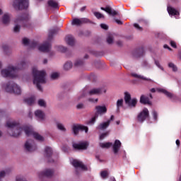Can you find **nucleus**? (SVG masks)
Segmentation results:
<instances>
[{"instance_id":"nucleus-1","label":"nucleus","mask_w":181,"mask_h":181,"mask_svg":"<svg viewBox=\"0 0 181 181\" xmlns=\"http://www.w3.org/2000/svg\"><path fill=\"white\" fill-rule=\"evenodd\" d=\"M6 127L8 128V133L11 136H19L23 131H24L27 136H33L35 139L40 141H45V137H42V135L39 133L33 131V127L32 126H24L22 127L19 125V123L15 120L8 119L6 123Z\"/></svg>"},{"instance_id":"nucleus-2","label":"nucleus","mask_w":181,"mask_h":181,"mask_svg":"<svg viewBox=\"0 0 181 181\" xmlns=\"http://www.w3.org/2000/svg\"><path fill=\"white\" fill-rule=\"evenodd\" d=\"M28 67V62L26 60L20 61L16 66L8 65L7 69H1V74L2 77H11L15 78L18 77V71L19 70H25Z\"/></svg>"},{"instance_id":"nucleus-3","label":"nucleus","mask_w":181,"mask_h":181,"mask_svg":"<svg viewBox=\"0 0 181 181\" xmlns=\"http://www.w3.org/2000/svg\"><path fill=\"white\" fill-rule=\"evenodd\" d=\"M33 76V84H35L40 91H42V84L46 83V71L45 70L39 71L37 67L34 66L32 69Z\"/></svg>"},{"instance_id":"nucleus-4","label":"nucleus","mask_w":181,"mask_h":181,"mask_svg":"<svg viewBox=\"0 0 181 181\" xmlns=\"http://www.w3.org/2000/svg\"><path fill=\"white\" fill-rule=\"evenodd\" d=\"M30 18L28 14H24L21 16L17 17L16 19L14 21V32L16 33H18V32L21 30V25L23 26L24 28H30Z\"/></svg>"},{"instance_id":"nucleus-5","label":"nucleus","mask_w":181,"mask_h":181,"mask_svg":"<svg viewBox=\"0 0 181 181\" xmlns=\"http://www.w3.org/2000/svg\"><path fill=\"white\" fill-rule=\"evenodd\" d=\"M23 43L25 45V46H28V45H30L31 47H37L40 52H47L50 51V43L49 42H45L44 44L39 45V44L37 42H30V40H29V39L23 38Z\"/></svg>"},{"instance_id":"nucleus-6","label":"nucleus","mask_w":181,"mask_h":181,"mask_svg":"<svg viewBox=\"0 0 181 181\" xmlns=\"http://www.w3.org/2000/svg\"><path fill=\"white\" fill-rule=\"evenodd\" d=\"M1 87L4 91H6V93H13L18 95H19V94H22V89L21 88V86L13 82L3 83Z\"/></svg>"},{"instance_id":"nucleus-7","label":"nucleus","mask_w":181,"mask_h":181,"mask_svg":"<svg viewBox=\"0 0 181 181\" xmlns=\"http://www.w3.org/2000/svg\"><path fill=\"white\" fill-rule=\"evenodd\" d=\"M107 106H105V105L95 106V115L93 117L91 118V119L87 122V124L93 125L97 118H98V116L104 115V114H107Z\"/></svg>"},{"instance_id":"nucleus-8","label":"nucleus","mask_w":181,"mask_h":181,"mask_svg":"<svg viewBox=\"0 0 181 181\" xmlns=\"http://www.w3.org/2000/svg\"><path fill=\"white\" fill-rule=\"evenodd\" d=\"M103 93H107V90L104 88H93L88 93L83 92L81 95L78 97V100H81L83 97H87V95H100V94H103Z\"/></svg>"},{"instance_id":"nucleus-9","label":"nucleus","mask_w":181,"mask_h":181,"mask_svg":"<svg viewBox=\"0 0 181 181\" xmlns=\"http://www.w3.org/2000/svg\"><path fill=\"white\" fill-rule=\"evenodd\" d=\"M11 5L14 9L18 11L26 9L29 6V0H13Z\"/></svg>"},{"instance_id":"nucleus-10","label":"nucleus","mask_w":181,"mask_h":181,"mask_svg":"<svg viewBox=\"0 0 181 181\" xmlns=\"http://www.w3.org/2000/svg\"><path fill=\"white\" fill-rule=\"evenodd\" d=\"M124 101L126 105L130 108H134L136 105V103H138L136 98H131V94L128 92L124 93Z\"/></svg>"},{"instance_id":"nucleus-11","label":"nucleus","mask_w":181,"mask_h":181,"mask_svg":"<svg viewBox=\"0 0 181 181\" xmlns=\"http://www.w3.org/2000/svg\"><path fill=\"white\" fill-rule=\"evenodd\" d=\"M156 91H158V93H162L163 94H165V95H166V97H168V98H173L175 97V95L173 93L168 91V90L163 88H153L151 89V93H156Z\"/></svg>"},{"instance_id":"nucleus-12","label":"nucleus","mask_w":181,"mask_h":181,"mask_svg":"<svg viewBox=\"0 0 181 181\" xmlns=\"http://www.w3.org/2000/svg\"><path fill=\"white\" fill-rule=\"evenodd\" d=\"M88 141H81L79 143H74L73 148L76 151H86L88 148Z\"/></svg>"},{"instance_id":"nucleus-13","label":"nucleus","mask_w":181,"mask_h":181,"mask_svg":"<svg viewBox=\"0 0 181 181\" xmlns=\"http://www.w3.org/2000/svg\"><path fill=\"white\" fill-rule=\"evenodd\" d=\"M74 135H78L79 131H85L86 134L88 132V127L83 124H75L72 127Z\"/></svg>"},{"instance_id":"nucleus-14","label":"nucleus","mask_w":181,"mask_h":181,"mask_svg":"<svg viewBox=\"0 0 181 181\" xmlns=\"http://www.w3.org/2000/svg\"><path fill=\"white\" fill-rule=\"evenodd\" d=\"M146 118H149V110L147 108H144L138 115L137 119L139 122H144Z\"/></svg>"},{"instance_id":"nucleus-15","label":"nucleus","mask_w":181,"mask_h":181,"mask_svg":"<svg viewBox=\"0 0 181 181\" xmlns=\"http://www.w3.org/2000/svg\"><path fill=\"white\" fill-rule=\"evenodd\" d=\"M25 148L26 151H28V152H33V151H36V149H37L36 144L32 140H28L25 142Z\"/></svg>"},{"instance_id":"nucleus-16","label":"nucleus","mask_w":181,"mask_h":181,"mask_svg":"<svg viewBox=\"0 0 181 181\" xmlns=\"http://www.w3.org/2000/svg\"><path fill=\"white\" fill-rule=\"evenodd\" d=\"M71 162V164L76 169L79 170H87V167L84 165V164L78 160H74Z\"/></svg>"},{"instance_id":"nucleus-17","label":"nucleus","mask_w":181,"mask_h":181,"mask_svg":"<svg viewBox=\"0 0 181 181\" xmlns=\"http://www.w3.org/2000/svg\"><path fill=\"white\" fill-rule=\"evenodd\" d=\"M90 20L88 18H74L72 21V25H76L77 26L83 25V23H88Z\"/></svg>"},{"instance_id":"nucleus-18","label":"nucleus","mask_w":181,"mask_h":181,"mask_svg":"<svg viewBox=\"0 0 181 181\" xmlns=\"http://www.w3.org/2000/svg\"><path fill=\"white\" fill-rule=\"evenodd\" d=\"M121 141L119 140H115L112 146V151L115 155L119 153V149H121Z\"/></svg>"},{"instance_id":"nucleus-19","label":"nucleus","mask_w":181,"mask_h":181,"mask_svg":"<svg viewBox=\"0 0 181 181\" xmlns=\"http://www.w3.org/2000/svg\"><path fill=\"white\" fill-rule=\"evenodd\" d=\"M112 121H114V115H112L110 117V119L99 124V126L98 127V129H107V128L110 127V124Z\"/></svg>"},{"instance_id":"nucleus-20","label":"nucleus","mask_w":181,"mask_h":181,"mask_svg":"<svg viewBox=\"0 0 181 181\" xmlns=\"http://www.w3.org/2000/svg\"><path fill=\"white\" fill-rule=\"evenodd\" d=\"M11 19H12V15L6 13L2 16L1 22L4 25H9L11 23Z\"/></svg>"},{"instance_id":"nucleus-21","label":"nucleus","mask_w":181,"mask_h":181,"mask_svg":"<svg viewBox=\"0 0 181 181\" xmlns=\"http://www.w3.org/2000/svg\"><path fill=\"white\" fill-rule=\"evenodd\" d=\"M35 115L38 121H43L45 118V112L40 110H37L35 112Z\"/></svg>"},{"instance_id":"nucleus-22","label":"nucleus","mask_w":181,"mask_h":181,"mask_svg":"<svg viewBox=\"0 0 181 181\" xmlns=\"http://www.w3.org/2000/svg\"><path fill=\"white\" fill-rule=\"evenodd\" d=\"M24 103H25V104H28V105H33V104L36 103V96L32 95L30 97L25 98Z\"/></svg>"},{"instance_id":"nucleus-23","label":"nucleus","mask_w":181,"mask_h":181,"mask_svg":"<svg viewBox=\"0 0 181 181\" xmlns=\"http://www.w3.org/2000/svg\"><path fill=\"white\" fill-rule=\"evenodd\" d=\"M100 9L102 11H105V12H107V13H109V15H112V16L118 15V13L116 11L112 10V8H111V7L110 6H107L106 8L101 7Z\"/></svg>"},{"instance_id":"nucleus-24","label":"nucleus","mask_w":181,"mask_h":181,"mask_svg":"<svg viewBox=\"0 0 181 181\" xmlns=\"http://www.w3.org/2000/svg\"><path fill=\"white\" fill-rule=\"evenodd\" d=\"M167 9L169 15H171V16H175V18H177V16H179V11L170 6H168Z\"/></svg>"},{"instance_id":"nucleus-25","label":"nucleus","mask_w":181,"mask_h":181,"mask_svg":"<svg viewBox=\"0 0 181 181\" xmlns=\"http://www.w3.org/2000/svg\"><path fill=\"white\" fill-rule=\"evenodd\" d=\"M65 40L69 46H74L75 40L74 37L72 35H67L65 38Z\"/></svg>"},{"instance_id":"nucleus-26","label":"nucleus","mask_w":181,"mask_h":181,"mask_svg":"<svg viewBox=\"0 0 181 181\" xmlns=\"http://www.w3.org/2000/svg\"><path fill=\"white\" fill-rule=\"evenodd\" d=\"M48 6L52 9H59V4L54 0L48 1Z\"/></svg>"},{"instance_id":"nucleus-27","label":"nucleus","mask_w":181,"mask_h":181,"mask_svg":"<svg viewBox=\"0 0 181 181\" xmlns=\"http://www.w3.org/2000/svg\"><path fill=\"white\" fill-rule=\"evenodd\" d=\"M140 103H141V104H148V105H151V104H152L151 100H149V98H148V96H145V95L141 96Z\"/></svg>"},{"instance_id":"nucleus-28","label":"nucleus","mask_w":181,"mask_h":181,"mask_svg":"<svg viewBox=\"0 0 181 181\" xmlns=\"http://www.w3.org/2000/svg\"><path fill=\"white\" fill-rule=\"evenodd\" d=\"M54 171L52 169H47L44 172L40 173L41 176H47V177H50V176H53Z\"/></svg>"},{"instance_id":"nucleus-29","label":"nucleus","mask_w":181,"mask_h":181,"mask_svg":"<svg viewBox=\"0 0 181 181\" xmlns=\"http://www.w3.org/2000/svg\"><path fill=\"white\" fill-rule=\"evenodd\" d=\"M132 76L133 77H135V78H140L141 80H145L146 81H151V79L142 76V75H138L136 73H132Z\"/></svg>"},{"instance_id":"nucleus-30","label":"nucleus","mask_w":181,"mask_h":181,"mask_svg":"<svg viewBox=\"0 0 181 181\" xmlns=\"http://www.w3.org/2000/svg\"><path fill=\"white\" fill-rule=\"evenodd\" d=\"M57 128L59 131H62V132H66V127H64V124L60 122L57 123Z\"/></svg>"},{"instance_id":"nucleus-31","label":"nucleus","mask_w":181,"mask_h":181,"mask_svg":"<svg viewBox=\"0 0 181 181\" xmlns=\"http://www.w3.org/2000/svg\"><path fill=\"white\" fill-rule=\"evenodd\" d=\"M45 152V156L47 158H50V156H52V151L50 147H46Z\"/></svg>"},{"instance_id":"nucleus-32","label":"nucleus","mask_w":181,"mask_h":181,"mask_svg":"<svg viewBox=\"0 0 181 181\" xmlns=\"http://www.w3.org/2000/svg\"><path fill=\"white\" fill-rule=\"evenodd\" d=\"M73 67V63L71 62H67L64 65V70H70Z\"/></svg>"},{"instance_id":"nucleus-33","label":"nucleus","mask_w":181,"mask_h":181,"mask_svg":"<svg viewBox=\"0 0 181 181\" xmlns=\"http://www.w3.org/2000/svg\"><path fill=\"white\" fill-rule=\"evenodd\" d=\"M117 110H119V108L124 105V99H118L116 103Z\"/></svg>"},{"instance_id":"nucleus-34","label":"nucleus","mask_w":181,"mask_h":181,"mask_svg":"<svg viewBox=\"0 0 181 181\" xmlns=\"http://www.w3.org/2000/svg\"><path fill=\"white\" fill-rule=\"evenodd\" d=\"M168 67L171 69V70H173L174 72L177 71V66L172 62L168 63Z\"/></svg>"},{"instance_id":"nucleus-35","label":"nucleus","mask_w":181,"mask_h":181,"mask_svg":"<svg viewBox=\"0 0 181 181\" xmlns=\"http://www.w3.org/2000/svg\"><path fill=\"white\" fill-rule=\"evenodd\" d=\"M100 146L101 148H110V146H112V143H110V142L100 143Z\"/></svg>"},{"instance_id":"nucleus-36","label":"nucleus","mask_w":181,"mask_h":181,"mask_svg":"<svg viewBox=\"0 0 181 181\" xmlns=\"http://www.w3.org/2000/svg\"><path fill=\"white\" fill-rule=\"evenodd\" d=\"M83 63L84 62L83 61V59H77L76 61H75L74 66L76 67H79V66H83Z\"/></svg>"},{"instance_id":"nucleus-37","label":"nucleus","mask_w":181,"mask_h":181,"mask_svg":"<svg viewBox=\"0 0 181 181\" xmlns=\"http://www.w3.org/2000/svg\"><path fill=\"white\" fill-rule=\"evenodd\" d=\"M100 176L103 179H107V177H108V171L103 170L100 172Z\"/></svg>"},{"instance_id":"nucleus-38","label":"nucleus","mask_w":181,"mask_h":181,"mask_svg":"<svg viewBox=\"0 0 181 181\" xmlns=\"http://www.w3.org/2000/svg\"><path fill=\"white\" fill-rule=\"evenodd\" d=\"M93 15L97 18V19H101L102 18H104V15L100 12H94Z\"/></svg>"},{"instance_id":"nucleus-39","label":"nucleus","mask_w":181,"mask_h":181,"mask_svg":"<svg viewBox=\"0 0 181 181\" xmlns=\"http://www.w3.org/2000/svg\"><path fill=\"white\" fill-rule=\"evenodd\" d=\"M50 77H51L52 80H56V78H59V73L53 72L51 74Z\"/></svg>"},{"instance_id":"nucleus-40","label":"nucleus","mask_w":181,"mask_h":181,"mask_svg":"<svg viewBox=\"0 0 181 181\" xmlns=\"http://www.w3.org/2000/svg\"><path fill=\"white\" fill-rule=\"evenodd\" d=\"M38 105H40V107H46V101H45V100L40 99L38 100Z\"/></svg>"},{"instance_id":"nucleus-41","label":"nucleus","mask_w":181,"mask_h":181,"mask_svg":"<svg viewBox=\"0 0 181 181\" xmlns=\"http://www.w3.org/2000/svg\"><path fill=\"white\" fill-rule=\"evenodd\" d=\"M107 42L109 45H111V43L114 42V39L112 38V35H110L109 37H107Z\"/></svg>"},{"instance_id":"nucleus-42","label":"nucleus","mask_w":181,"mask_h":181,"mask_svg":"<svg viewBox=\"0 0 181 181\" xmlns=\"http://www.w3.org/2000/svg\"><path fill=\"white\" fill-rule=\"evenodd\" d=\"M110 134V132H108L102 134L100 136V139H104V138L108 136V134Z\"/></svg>"},{"instance_id":"nucleus-43","label":"nucleus","mask_w":181,"mask_h":181,"mask_svg":"<svg viewBox=\"0 0 181 181\" xmlns=\"http://www.w3.org/2000/svg\"><path fill=\"white\" fill-rule=\"evenodd\" d=\"M155 64L158 67V69H160L163 71L165 70L162 66H160V64L158 61H155Z\"/></svg>"},{"instance_id":"nucleus-44","label":"nucleus","mask_w":181,"mask_h":181,"mask_svg":"<svg viewBox=\"0 0 181 181\" xmlns=\"http://www.w3.org/2000/svg\"><path fill=\"white\" fill-rule=\"evenodd\" d=\"M152 115H153L155 121H156V119H158V112H156V111H155V110H153Z\"/></svg>"},{"instance_id":"nucleus-45","label":"nucleus","mask_w":181,"mask_h":181,"mask_svg":"<svg viewBox=\"0 0 181 181\" xmlns=\"http://www.w3.org/2000/svg\"><path fill=\"white\" fill-rule=\"evenodd\" d=\"M76 108H77V110H83V108H84V104L83 103H78L76 105Z\"/></svg>"},{"instance_id":"nucleus-46","label":"nucleus","mask_w":181,"mask_h":181,"mask_svg":"<svg viewBox=\"0 0 181 181\" xmlns=\"http://www.w3.org/2000/svg\"><path fill=\"white\" fill-rule=\"evenodd\" d=\"M16 181H26V178L23 177H17Z\"/></svg>"},{"instance_id":"nucleus-47","label":"nucleus","mask_w":181,"mask_h":181,"mask_svg":"<svg viewBox=\"0 0 181 181\" xmlns=\"http://www.w3.org/2000/svg\"><path fill=\"white\" fill-rule=\"evenodd\" d=\"M134 28H136V29H137L138 30H142V28H141V26H139V25H138L137 23H134Z\"/></svg>"},{"instance_id":"nucleus-48","label":"nucleus","mask_w":181,"mask_h":181,"mask_svg":"<svg viewBox=\"0 0 181 181\" xmlns=\"http://www.w3.org/2000/svg\"><path fill=\"white\" fill-rule=\"evenodd\" d=\"M100 28H102V29H105V30H107V29H108V25L106 24H100Z\"/></svg>"},{"instance_id":"nucleus-49","label":"nucleus","mask_w":181,"mask_h":181,"mask_svg":"<svg viewBox=\"0 0 181 181\" xmlns=\"http://www.w3.org/2000/svg\"><path fill=\"white\" fill-rule=\"evenodd\" d=\"M170 45L172 46V47L176 49V42H175V41H170Z\"/></svg>"},{"instance_id":"nucleus-50","label":"nucleus","mask_w":181,"mask_h":181,"mask_svg":"<svg viewBox=\"0 0 181 181\" xmlns=\"http://www.w3.org/2000/svg\"><path fill=\"white\" fill-rule=\"evenodd\" d=\"M88 101L90 103H97V101H98V99H93V98H89Z\"/></svg>"},{"instance_id":"nucleus-51","label":"nucleus","mask_w":181,"mask_h":181,"mask_svg":"<svg viewBox=\"0 0 181 181\" xmlns=\"http://www.w3.org/2000/svg\"><path fill=\"white\" fill-rule=\"evenodd\" d=\"M115 22L117 23V25H122V21L116 19Z\"/></svg>"},{"instance_id":"nucleus-52","label":"nucleus","mask_w":181,"mask_h":181,"mask_svg":"<svg viewBox=\"0 0 181 181\" xmlns=\"http://www.w3.org/2000/svg\"><path fill=\"white\" fill-rule=\"evenodd\" d=\"M4 114L5 113L3 111L0 110V118H2Z\"/></svg>"},{"instance_id":"nucleus-53","label":"nucleus","mask_w":181,"mask_h":181,"mask_svg":"<svg viewBox=\"0 0 181 181\" xmlns=\"http://www.w3.org/2000/svg\"><path fill=\"white\" fill-rule=\"evenodd\" d=\"M164 49H168V50H171L170 47H169L168 45H164Z\"/></svg>"},{"instance_id":"nucleus-54","label":"nucleus","mask_w":181,"mask_h":181,"mask_svg":"<svg viewBox=\"0 0 181 181\" xmlns=\"http://www.w3.org/2000/svg\"><path fill=\"white\" fill-rule=\"evenodd\" d=\"M176 145L179 146V145H180V141L176 140Z\"/></svg>"},{"instance_id":"nucleus-55","label":"nucleus","mask_w":181,"mask_h":181,"mask_svg":"<svg viewBox=\"0 0 181 181\" xmlns=\"http://www.w3.org/2000/svg\"><path fill=\"white\" fill-rule=\"evenodd\" d=\"M84 11H86V6H83L81 8V12H84Z\"/></svg>"},{"instance_id":"nucleus-56","label":"nucleus","mask_w":181,"mask_h":181,"mask_svg":"<svg viewBox=\"0 0 181 181\" xmlns=\"http://www.w3.org/2000/svg\"><path fill=\"white\" fill-rule=\"evenodd\" d=\"M61 48L62 49H60L61 52H66V48L65 47H61Z\"/></svg>"},{"instance_id":"nucleus-57","label":"nucleus","mask_w":181,"mask_h":181,"mask_svg":"<svg viewBox=\"0 0 181 181\" xmlns=\"http://www.w3.org/2000/svg\"><path fill=\"white\" fill-rule=\"evenodd\" d=\"M49 33H56V30H51L49 31Z\"/></svg>"},{"instance_id":"nucleus-58","label":"nucleus","mask_w":181,"mask_h":181,"mask_svg":"<svg viewBox=\"0 0 181 181\" xmlns=\"http://www.w3.org/2000/svg\"><path fill=\"white\" fill-rule=\"evenodd\" d=\"M4 13V11L2 10V8H0V16L1 15H2Z\"/></svg>"},{"instance_id":"nucleus-59","label":"nucleus","mask_w":181,"mask_h":181,"mask_svg":"<svg viewBox=\"0 0 181 181\" xmlns=\"http://www.w3.org/2000/svg\"><path fill=\"white\" fill-rule=\"evenodd\" d=\"M28 117H30V118H32L33 117V114L30 112Z\"/></svg>"},{"instance_id":"nucleus-60","label":"nucleus","mask_w":181,"mask_h":181,"mask_svg":"<svg viewBox=\"0 0 181 181\" xmlns=\"http://www.w3.org/2000/svg\"><path fill=\"white\" fill-rule=\"evenodd\" d=\"M43 63L44 64H47V60L45 59L43 60Z\"/></svg>"},{"instance_id":"nucleus-61","label":"nucleus","mask_w":181,"mask_h":181,"mask_svg":"<svg viewBox=\"0 0 181 181\" xmlns=\"http://www.w3.org/2000/svg\"><path fill=\"white\" fill-rule=\"evenodd\" d=\"M110 181H115V177H111V178L110 179Z\"/></svg>"},{"instance_id":"nucleus-62","label":"nucleus","mask_w":181,"mask_h":181,"mask_svg":"<svg viewBox=\"0 0 181 181\" xmlns=\"http://www.w3.org/2000/svg\"><path fill=\"white\" fill-rule=\"evenodd\" d=\"M2 67V62H0V69Z\"/></svg>"},{"instance_id":"nucleus-63","label":"nucleus","mask_w":181,"mask_h":181,"mask_svg":"<svg viewBox=\"0 0 181 181\" xmlns=\"http://www.w3.org/2000/svg\"><path fill=\"white\" fill-rule=\"evenodd\" d=\"M2 136V132L0 131V137Z\"/></svg>"},{"instance_id":"nucleus-64","label":"nucleus","mask_w":181,"mask_h":181,"mask_svg":"<svg viewBox=\"0 0 181 181\" xmlns=\"http://www.w3.org/2000/svg\"><path fill=\"white\" fill-rule=\"evenodd\" d=\"M179 181H181V175H180V180H179Z\"/></svg>"}]
</instances>
